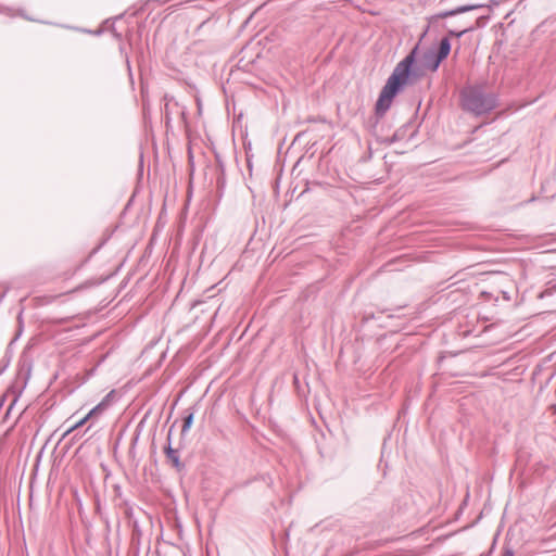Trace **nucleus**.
Returning <instances> with one entry per match:
<instances>
[{"label":"nucleus","mask_w":556,"mask_h":556,"mask_svg":"<svg viewBox=\"0 0 556 556\" xmlns=\"http://www.w3.org/2000/svg\"><path fill=\"white\" fill-rule=\"evenodd\" d=\"M491 553H492V548L490 549V552H489L486 555H483V554H482L481 556H490V555H491Z\"/></svg>","instance_id":"obj_13"},{"label":"nucleus","mask_w":556,"mask_h":556,"mask_svg":"<svg viewBox=\"0 0 556 556\" xmlns=\"http://www.w3.org/2000/svg\"><path fill=\"white\" fill-rule=\"evenodd\" d=\"M416 51L417 48L397 63L391 76L388 78L376 103L377 114H384L391 106L392 101L399 91L409 84L410 70L415 62Z\"/></svg>","instance_id":"obj_1"},{"label":"nucleus","mask_w":556,"mask_h":556,"mask_svg":"<svg viewBox=\"0 0 556 556\" xmlns=\"http://www.w3.org/2000/svg\"><path fill=\"white\" fill-rule=\"evenodd\" d=\"M187 212L188 211H181L179 213L178 222H177L178 223V232H180L184 229L185 225H186Z\"/></svg>","instance_id":"obj_9"},{"label":"nucleus","mask_w":556,"mask_h":556,"mask_svg":"<svg viewBox=\"0 0 556 556\" xmlns=\"http://www.w3.org/2000/svg\"><path fill=\"white\" fill-rule=\"evenodd\" d=\"M115 397V391L112 390L111 392H109L104 399L102 401H106V408L110 406L112 400Z\"/></svg>","instance_id":"obj_10"},{"label":"nucleus","mask_w":556,"mask_h":556,"mask_svg":"<svg viewBox=\"0 0 556 556\" xmlns=\"http://www.w3.org/2000/svg\"><path fill=\"white\" fill-rule=\"evenodd\" d=\"M556 293V280H549L546 282L544 290H542L539 294V299H545L552 296Z\"/></svg>","instance_id":"obj_4"},{"label":"nucleus","mask_w":556,"mask_h":556,"mask_svg":"<svg viewBox=\"0 0 556 556\" xmlns=\"http://www.w3.org/2000/svg\"><path fill=\"white\" fill-rule=\"evenodd\" d=\"M501 556H515V553H514L513 548H510L508 546H504L503 553Z\"/></svg>","instance_id":"obj_11"},{"label":"nucleus","mask_w":556,"mask_h":556,"mask_svg":"<svg viewBox=\"0 0 556 556\" xmlns=\"http://www.w3.org/2000/svg\"><path fill=\"white\" fill-rule=\"evenodd\" d=\"M90 418H87V415L81 418L80 420L76 421L74 425H72L67 430L66 432L64 433V435L71 433L72 431L83 427Z\"/></svg>","instance_id":"obj_8"},{"label":"nucleus","mask_w":556,"mask_h":556,"mask_svg":"<svg viewBox=\"0 0 556 556\" xmlns=\"http://www.w3.org/2000/svg\"><path fill=\"white\" fill-rule=\"evenodd\" d=\"M466 31H467V29H464V30H462V31H459V33L451 31V35H454V36H456V37H460V36H462L464 33H466Z\"/></svg>","instance_id":"obj_12"},{"label":"nucleus","mask_w":556,"mask_h":556,"mask_svg":"<svg viewBox=\"0 0 556 556\" xmlns=\"http://www.w3.org/2000/svg\"><path fill=\"white\" fill-rule=\"evenodd\" d=\"M451 52V43L447 38L441 40L437 52H428L424 58V67L435 72L440 63L447 58Z\"/></svg>","instance_id":"obj_2"},{"label":"nucleus","mask_w":556,"mask_h":556,"mask_svg":"<svg viewBox=\"0 0 556 556\" xmlns=\"http://www.w3.org/2000/svg\"><path fill=\"white\" fill-rule=\"evenodd\" d=\"M185 413L186 414L182 418L181 434H185L191 428L194 416L192 408H188Z\"/></svg>","instance_id":"obj_5"},{"label":"nucleus","mask_w":556,"mask_h":556,"mask_svg":"<svg viewBox=\"0 0 556 556\" xmlns=\"http://www.w3.org/2000/svg\"><path fill=\"white\" fill-rule=\"evenodd\" d=\"M106 409V401H101L97 406H94L88 414L87 418H93L96 416L101 415Z\"/></svg>","instance_id":"obj_7"},{"label":"nucleus","mask_w":556,"mask_h":556,"mask_svg":"<svg viewBox=\"0 0 556 556\" xmlns=\"http://www.w3.org/2000/svg\"><path fill=\"white\" fill-rule=\"evenodd\" d=\"M164 454L167 463H169L177 471H182L185 469V464L180 462L179 451L173 448L170 444L164 447Z\"/></svg>","instance_id":"obj_3"},{"label":"nucleus","mask_w":556,"mask_h":556,"mask_svg":"<svg viewBox=\"0 0 556 556\" xmlns=\"http://www.w3.org/2000/svg\"><path fill=\"white\" fill-rule=\"evenodd\" d=\"M115 228H116V226L114 228H106L103 231L102 238H101L100 242L98 243V245L92 250V253H97L110 240Z\"/></svg>","instance_id":"obj_6"}]
</instances>
